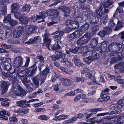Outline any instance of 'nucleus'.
<instances>
[{
    "label": "nucleus",
    "instance_id": "f257e3e1",
    "mask_svg": "<svg viewBox=\"0 0 124 124\" xmlns=\"http://www.w3.org/2000/svg\"><path fill=\"white\" fill-rule=\"evenodd\" d=\"M49 12L50 14L47 13V12H41L39 13V15H37L36 16L31 17V18L27 19L26 20L27 21H30L31 22L36 21L37 19L39 20L41 18L43 19L45 18V16H48V18H52L53 19L57 17L58 16V11L55 10H50Z\"/></svg>",
    "mask_w": 124,
    "mask_h": 124
},
{
    "label": "nucleus",
    "instance_id": "f03ea898",
    "mask_svg": "<svg viewBox=\"0 0 124 124\" xmlns=\"http://www.w3.org/2000/svg\"><path fill=\"white\" fill-rule=\"evenodd\" d=\"M19 8V6L17 3H14L11 5V10L12 12L14 13L15 18L18 19L23 24H26L27 21L26 20L27 17H20V14L19 12L18 11Z\"/></svg>",
    "mask_w": 124,
    "mask_h": 124
},
{
    "label": "nucleus",
    "instance_id": "7ed1b4c3",
    "mask_svg": "<svg viewBox=\"0 0 124 124\" xmlns=\"http://www.w3.org/2000/svg\"><path fill=\"white\" fill-rule=\"evenodd\" d=\"M49 72V69L47 68H45L42 72V75L38 74L37 76L33 79V81L34 84L37 87H38L39 80L42 84L45 79L46 77Z\"/></svg>",
    "mask_w": 124,
    "mask_h": 124
},
{
    "label": "nucleus",
    "instance_id": "20e7f679",
    "mask_svg": "<svg viewBox=\"0 0 124 124\" xmlns=\"http://www.w3.org/2000/svg\"><path fill=\"white\" fill-rule=\"evenodd\" d=\"M121 11L119 10V8H118L116 10V13L114 14L113 16H117L118 17V23L117 26L115 29V30H117L119 29L120 28L123 26L122 24L124 23V20L122 19L124 16L123 15V10L122 8L120 9Z\"/></svg>",
    "mask_w": 124,
    "mask_h": 124
},
{
    "label": "nucleus",
    "instance_id": "39448f33",
    "mask_svg": "<svg viewBox=\"0 0 124 124\" xmlns=\"http://www.w3.org/2000/svg\"><path fill=\"white\" fill-rule=\"evenodd\" d=\"M37 69V67L35 65L33 66L28 69L20 71L18 74L19 76L23 77L25 75H28L29 77L34 75L35 71Z\"/></svg>",
    "mask_w": 124,
    "mask_h": 124
},
{
    "label": "nucleus",
    "instance_id": "423d86ee",
    "mask_svg": "<svg viewBox=\"0 0 124 124\" xmlns=\"http://www.w3.org/2000/svg\"><path fill=\"white\" fill-rule=\"evenodd\" d=\"M83 20L82 18L79 17H77L75 21H68L66 22V24L69 28L71 29L78 28L79 26V23L82 22Z\"/></svg>",
    "mask_w": 124,
    "mask_h": 124
},
{
    "label": "nucleus",
    "instance_id": "0eeeda50",
    "mask_svg": "<svg viewBox=\"0 0 124 124\" xmlns=\"http://www.w3.org/2000/svg\"><path fill=\"white\" fill-rule=\"evenodd\" d=\"M83 14L86 16L88 19L90 20V23L91 24L97 23L99 21V17L98 16H99V15L96 16L95 18H93V16L94 15V14L92 13L91 11H85L83 12Z\"/></svg>",
    "mask_w": 124,
    "mask_h": 124
},
{
    "label": "nucleus",
    "instance_id": "6e6552de",
    "mask_svg": "<svg viewBox=\"0 0 124 124\" xmlns=\"http://www.w3.org/2000/svg\"><path fill=\"white\" fill-rule=\"evenodd\" d=\"M11 91L17 96H21L25 94L24 91L18 84H17L15 86L12 87L10 90V92Z\"/></svg>",
    "mask_w": 124,
    "mask_h": 124
},
{
    "label": "nucleus",
    "instance_id": "1a4fd4ad",
    "mask_svg": "<svg viewBox=\"0 0 124 124\" xmlns=\"http://www.w3.org/2000/svg\"><path fill=\"white\" fill-rule=\"evenodd\" d=\"M90 33L85 34L81 38L79 39L77 41L78 44L80 46L86 44L90 40Z\"/></svg>",
    "mask_w": 124,
    "mask_h": 124
},
{
    "label": "nucleus",
    "instance_id": "9d476101",
    "mask_svg": "<svg viewBox=\"0 0 124 124\" xmlns=\"http://www.w3.org/2000/svg\"><path fill=\"white\" fill-rule=\"evenodd\" d=\"M104 11L102 8V9H101V10L97 9L96 11V12L100 17L101 19V22L102 23H103V24H104L107 22L108 19L107 16L106 15L105 16L103 13Z\"/></svg>",
    "mask_w": 124,
    "mask_h": 124
},
{
    "label": "nucleus",
    "instance_id": "9b49d317",
    "mask_svg": "<svg viewBox=\"0 0 124 124\" xmlns=\"http://www.w3.org/2000/svg\"><path fill=\"white\" fill-rule=\"evenodd\" d=\"M114 2L113 0H107L103 3V5H101L98 9L101 10L102 9V8L104 11V12H107L108 11V8Z\"/></svg>",
    "mask_w": 124,
    "mask_h": 124
},
{
    "label": "nucleus",
    "instance_id": "f8f14e48",
    "mask_svg": "<svg viewBox=\"0 0 124 124\" xmlns=\"http://www.w3.org/2000/svg\"><path fill=\"white\" fill-rule=\"evenodd\" d=\"M109 90L108 88H106L102 91V92L101 94V98L98 99V101H106L109 99L110 97L108 96L109 94L108 92Z\"/></svg>",
    "mask_w": 124,
    "mask_h": 124
},
{
    "label": "nucleus",
    "instance_id": "ddd939ff",
    "mask_svg": "<svg viewBox=\"0 0 124 124\" xmlns=\"http://www.w3.org/2000/svg\"><path fill=\"white\" fill-rule=\"evenodd\" d=\"M85 49V48L76 47L74 49H70V51L72 53L74 54H77L79 52L82 54V56H84L88 52V51L84 52V51Z\"/></svg>",
    "mask_w": 124,
    "mask_h": 124
},
{
    "label": "nucleus",
    "instance_id": "4468645a",
    "mask_svg": "<svg viewBox=\"0 0 124 124\" xmlns=\"http://www.w3.org/2000/svg\"><path fill=\"white\" fill-rule=\"evenodd\" d=\"M2 75L3 76L7 78L8 80H12L13 81H15V80L17 75V74L14 72L11 73L8 72L6 73L3 72Z\"/></svg>",
    "mask_w": 124,
    "mask_h": 124
},
{
    "label": "nucleus",
    "instance_id": "2eb2a0df",
    "mask_svg": "<svg viewBox=\"0 0 124 124\" xmlns=\"http://www.w3.org/2000/svg\"><path fill=\"white\" fill-rule=\"evenodd\" d=\"M49 36V34L48 33H45L43 40L44 41V45L46 46V47L48 49H50L49 46L51 40L50 39L48 38Z\"/></svg>",
    "mask_w": 124,
    "mask_h": 124
},
{
    "label": "nucleus",
    "instance_id": "dca6fc26",
    "mask_svg": "<svg viewBox=\"0 0 124 124\" xmlns=\"http://www.w3.org/2000/svg\"><path fill=\"white\" fill-rule=\"evenodd\" d=\"M23 59L22 57L19 56L14 59L13 66L16 67H20L22 64Z\"/></svg>",
    "mask_w": 124,
    "mask_h": 124
},
{
    "label": "nucleus",
    "instance_id": "f3484780",
    "mask_svg": "<svg viewBox=\"0 0 124 124\" xmlns=\"http://www.w3.org/2000/svg\"><path fill=\"white\" fill-rule=\"evenodd\" d=\"M26 29L25 30V33L27 35L30 34L37 29V28L33 25H27L26 26Z\"/></svg>",
    "mask_w": 124,
    "mask_h": 124
},
{
    "label": "nucleus",
    "instance_id": "a211bd4d",
    "mask_svg": "<svg viewBox=\"0 0 124 124\" xmlns=\"http://www.w3.org/2000/svg\"><path fill=\"white\" fill-rule=\"evenodd\" d=\"M10 85V83L5 81L2 82L1 86V88L2 94L5 93L6 92L8 89V87Z\"/></svg>",
    "mask_w": 124,
    "mask_h": 124
},
{
    "label": "nucleus",
    "instance_id": "6ab92c4d",
    "mask_svg": "<svg viewBox=\"0 0 124 124\" xmlns=\"http://www.w3.org/2000/svg\"><path fill=\"white\" fill-rule=\"evenodd\" d=\"M11 60L9 58H7L4 61L3 65L4 66V69L6 70L10 69L11 68Z\"/></svg>",
    "mask_w": 124,
    "mask_h": 124
},
{
    "label": "nucleus",
    "instance_id": "aec40b11",
    "mask_svg": "<svg viewBox=\"0 0 124 124\" xmlns=\"http://www.w3.org/2000/svg\"><path fill=\"white\" fill-rule=\"evenodd\" d=\"M117 104H113L112 105V106L113 107V109H115L121 108L124 105V99L120 100L118 101Z\"/></svg>",
    "mask_w": 124,
    "mask_h": 124
},
{
    "label": "nucleus",
    "instance_id": "412c9836",
    "mask_svg": "<svg viewBox=\"0 0 124 124\" xmlns=\"http://www.w3.org/2000/svg\"><path fill=\"white\" fill-rule=\"evenodd\" d=\"M58 42L57 41V44H55L54 45H53V49L54 50H57L55 52V54L57 55H59L60 56V55L61 57H61V55L63 54H62L60 50L61 49V47L58 44Z\"/></svg>",
    "mask_w": 124,
    "mask_h": 124
},
{
    "label": "nucleus",
    "instance_id": "4be33fe9",
    "mask_svg": "<svg viewBox=\"0 0 124 124\" xmlns=\"http://www.w3.org/2000/svg\"><path fill=\"white\" fill-rule=\"evenodd\" d=\"M82 34V32L80 30H77L71 34L70 37V39H72L76 38H78Z\"/></svg>",
    "mask_w": 124,
    "mask_h": 124
},
{
    "label": "nucleus",
    "instance_id": "5701e85b",
    "mask_svg": "<svg viewBox=\"0 0 124 124\" xmlns=\"http://www.w3.org/2000/svg\"><path fill=\"white\" fill-rule=\"evenodd\" d=\"M65 55L64 54H62L61 55V58L60 59H61V62L64 63V64L67 66H71L72 65V64L70 62L68 61L66 58H65Z\"/></svg>",
    "mask_w": 124,
    "mask_h": 124
},
{
    "label": "nucleus",
    "instance_id": "b1692460",
    "mask_svg": "<svg viewBox=\"0 0 124 124\" xmlns=\"http://www.w3.org/2000/svg\"><path fill=\"white\" fill-rule=\"evenodd\" d=\"M23 30L22 27H20L14 31L13 32V36L14 37L17 38L20 37L22 34V32Z\"/></svg>",
    "mask_w": 124,
    "mask_h": 124
},
{
    "label": "nucleus",
    "instance_id": "393cba45",
    "mask_svg": "<svg viewBox=\"0 0 124 124\" xmlns=\"http://www.w3.org/2000/svg\"><path fill=\"white\" fill-rule=\"evenodd\" d=\"M86 76L90 78L92 80L90 82L87 83L88 85H93L96 83V80L95 77L92 76V75L89 72L86 74Z\"/></svg>",
    "mask_w": 124,
    "mask_h": 124
},
{
    "label": "nucleus",
    "instance_id": "a878e982",
    "mask_svg": "<svg viewBox=\"0 0 124 124\" xmlns=\"http://www.w3.org/2000/svg\"><path fill=\"white\" fill-rule=\"evenodd\" d=\"M120 112L118 110H116L114 111L108 112L107 113H99L97 115V116H104L107 115H112L113 114H117L119 113Z\"/></svg>",
    "mask_w": 124,
    "mask_h": 124
},
{
    "label": "nucleus",
    "instance_id": "bb28decb",
    "mask_svg": "<svg viewBox=\"0 0 124 124\" xmlns=\"http://www.w3.org/2000/svg\"><path fill=\"white\" fill-rule=\"evenodd\" d=\"M16 103L18 106L23 107H28L29 106V104L26 103V100L18 101H17Z\"/></svg>",
    "mask_w": 124,
    "mask_h": 124
},
{
    "label": "nucleus",
    "instance_id": "cd10ccee",
    "mask_svg": "<svg viewBox=\"0 0 124 124\" xmlns=\"http://www.w3.org/2000/svg\"><path fill=\"white\" fill-rule=\"evenodd\" d=\"M61 81L63 85L66 86L69 85H71L72 83V81L70 79L65 78L61 79Z\"/></svg>",
    "mask_w": 124,
    "mask_h": 124
},
{
    "label": "nucleus",
    "instance_id": "c85d7f7f",
    "mask_svg": "<svg viewBox=\"0 0 124 124\" xmlns=\"http://www.w3.org/2000/svg\"><path fill=\"white\" fill-rule=\"evenodd\" d=\"M115 69H118L121 72H124V63L116 64L114 66Z\"/></svg>",
    "mask_w": 124,
    "mask_h": 124
},
{
    "label": "nucleus",
    "instance_id": "c756f323",
    "mask_svg": "<svg viewBox=\"0 0 124 124\" xmlns=\"http://www.w3.org/2000/svg\"><path fill=\"white\" fill-rule=\"evenodd\" d=\"M60 9H61L62 12L64 13V16H69L70 11L69 8L65 7L62 6L60 8Z\"/></svg>",
    "mask_w": 124,
    "mask_h": 124
},
{
    "label": "nucleus",
    "instance_id": "7c9ffc66",
    "mask_svg": "<svg viewBox=\"0 0 124 124\" xmlns=\"http://www.w3.org/2000/svg\"><path fill=\"white\" fill-rule=\"evenodd\" d=\"M6 113V111L4 110H2L0 111V119L3 120H7L8 118L5 116Z\"/></svg>",
    "mask_w": 124,
    "mask_h": 124
},
{
    "label": "nucleus",
    "instance_id": "2f4dec72",
    "mask_svg": "<svg viewBox=\"0 0 124 124\" xmlns=\"http://www.w3.org/2000/svg\"><path fill=\"white\" fill-rule=\"evenodd\" d=\"M68 116L66 115H61L54 117L53 119L54 120L58 121L65 119L68 118Z\"/></svg>",
    "mask_w": 124,
    "mask_h": 124
},
{
    "label": "nucleus",
    "instance_id": "473e14b6",
    "mask_svg": "<svg viewBox=\"0 0 124 124\" xmlns=\"http://www.w3.org/2000/svg\"><path fill=\"white\" fill-rule=\"evenodd\" d=\"M40 38L39 36L35 37L34 39H30L28 42H25V43H29L30 44L39 41Z\"/></svg>",
    "mask_w": 124,
    "mask_h": 124
},
{
    "label": "nucleus",
    "instance_id": "72a5a7b5",
    "mask_svg": "<svg viewBox=\"0 0 124 124\" xmlns=\"http://www.w3.org/2000/svg\"><path fill=\"white\" fill-rule=\"evenodd\" d=\"M30 8V6L29 5L26 4L23 6L21 10L28 13L29 11Z\"/></svg>",
    "mask_w": 124,
    "mask_h": 124
},
{
    "label": "nucleus",
    "instance_id": "f704fd0d",
    "mask_svg": "<svg viewBox=\"0 0 124 124\" xmlns=\"http://www.w3.org/2000/svg\"><path fill=\"white\" fill-rule=\"evenodd\" d=\"M94 58L93 57L89 56L86 57H84L83 60L86 63L89 64L92 60H94Z\"/></svg>",
    "mask_w": 124,
    "mask_h": 124
},
{
    "label": "nucleus",
    "instance_id": "c9c22d12",
    "mask_svg": "<svg viewBox=\"0 0 124 124\" xmlns=\"http://www.w3.org/2000/svg\"><path fill=\"white\" fill-rule=\"evenodd\" d=\"M77 117H73L65 121V124H69L73 123L76 120Z\"/></svg>",
    "mask_w": 124,
    "mask_h": 124
},
{
    "label": "nucleus",
    "instance_id": "e433bc0d",
    "mask_svg": "<svg viewBox=\"0 0 124 124\" xmlns=\"http://www.w3.org/2000/svg\"><path fill=\"white\" fill-rule=\"evenodd\" d=\"M103 110L104 109L102 108H97L90 109L89 110V111L90 112L93 113V114H95L98 111H101Z\"/></svg>",
    "mask_w": 124,
    "mask_h": 124
},
{
    "label": "nucleus",
    "instance_id": "4c0bfd02",
    "mask_svg": "<svg viewBox=\"0 0 124 124\" xmlns=\"http://www.w3.org/2000/svg\"><path fill=\"white\" fill-rule=\"evenodd\" d=\"M91 41L90 45L92 47H94L97 46L98 42L97 41L96 39H92L91 40Z\"/></svg>",
    "mask_w": 124,
    "mask_h": 124
},
{
    "label": "nucleus",
    "instance_id": "58836bf2",
    "mask_svg": "<svg viewBox=\"0 0 124 124\" xmlns=\"http://www.w3.org/2000/svg\"><path fill=\"white\" fill-rule=\"evenodd\" d=\"M75 64L78 66H80L81 65V63L79 60V59L77 57H75L74 60Z\"/></svg>",
    "mask_w": 124,
    "mask_h": 124
},
{
    "label": "nucleus",
    "instance_id": "ea45409f",
    "mask_svg": "<svg viewBox=\"0 0 124 124\" xmlns=\"http://www.w3.org/2000/svg\"><path fill=\"white\" fill-rule=\"evenodd\" d=\"M112 29L109 27H106L104 28V31L106 35H108L111 33Z\"/></svg>",
    "mask_w": 124,
    "mask_h": 124
},
{
    "label": "nucleus",
    "instance_id": "a19ab883",
    "mask_svg": "<svg viewBox=\"0 0 124 124\" xmlns=\"http://www.w3.org/2000/svg\"><path fill=\"white\" fill-rule=\"evenodd\" d=\"M117 77V76L115 77L114 78L115 80L117 82L121 84L124 85V80L119 79L121 78V77L120 76H118V77H117L118 79H116V78Z\"/></svg>",
    "mask_w": 124,
    "mask_h": 124
},
{
    "label": "nucleus",
    "instance_id": "79ce46f5",
    "mask_svg": "<svg viewBox=\"0 0 124 124\" xmlns=\"http://www.w3.org/2000/svg\"><path fill=\"white\" fill-rule=\"evenodd\" d=\"M89 27V24L87 23H85L82 26L81 29V31H84L88 29Z\"/></svg>",
    "mask_w": 124,
    "mask_h": 124
},
{
    "label": "nucleus",
    "instance_id": "37998d69",
    "mask_svg": "<svg viewBox=\"0 0 124 124\" xmlns=\"http://www.w3.org/2000/svg\"><path fill=\"white\" fill-rule=\"evenodd\" d=\"M115 23L113 21V20H111L109 22L108 27L112 29L115 27Z\"/></svg>",
    "mask_w": 124,
    "mask_h": 124
},
{
    "label": "nucleus",
    "instance_id": "c03bdc74",
    "mask_svg": "<svg viewBox=\"0 0 124 124\" xmlns=\"http://www.w3.org/2000/svg\"><path fill=\"white\" fill-rule=\"evenodd\" d=\"M11 20V15L9 14L7 17H5L3 20V22L4 23H7L9 22Z\"/></svg>",
    "mask_w": 124,
    "mask_h": 124
},
{
    "label": "nucleus",
    "instance_id": "a18cd8bd",
    "mask_svg": "<svg viewBox=\"0 0 124 124\" xmlns=\"http://www.w3.org/2000/svg\"><path fill=\"white\" fill-rule=\"evenodd\" d=\"M46 111L45 109L44 108H37L34 110V111L35 112H44Z\"/></svg>",
    "mask_w": 124,
    "mask_h": 124
},
{
    "label": "nucleus",
    "instance_id": "49530a36",
    "mask_svg": "<svg viewBox=\"0 0 124 124\" xmlns=\"http://www.w3.org/2000/svg\"><path fill=\"white\" fill-rule=\"evenodd\" d=\"M6 35L7 37L9 36L11 34V31L8 27L7 28V29L5 31Z\"/></svg>",
    "mask_w": 124,
    "mask_h": 124
},
{
    "label": "nucleus",
    "instance_id": "de8ad7c7",
    "mask_svg": "<svg viewBox=\"0 0 124 124\" xmlns=\"http://www.w3.org/2000/svg\"><path fill=\"white\" fill-rule=\"evenodd\" d=\"M6 99H5V100L2 101L1 103V104L3 106H8L9 105V103L7 101Z\"/></svg>",
    "mask_w": 124,
    "mask_h": 124
},
{
    "label": "nucleus",
    "instance_id": "09e8293b",
    "mask_svg": "<svg viewBox=\"0 0 124 124\" xmlns=\"http://www.w3.org/2000/svg\"><path fill=\"white\" fill-rule=\"evenodd\" d=\"M61 57H60L59 56H57L56 55V56H52V60L53 61H54L56 60H59L61 61V59H60V58Z\"/></svg>",
    "mask_w": 124,
    "mask_h": 124
},
{
    "label": "nucleus",
    "instance_id": "8fccbe9b",
    "mask_svg": "<svg viewBox=\"0 0 124 124\" xmlns=\"http://www.w3.org/2000/svg\"><path fill=\"white\" fill-rule=\"evenodd\" d=\"M38 118L39 119L44 120H47L48 119V117L45 115H41L39 116Z\"/></svg>",
    "mask_w": 124,
    "mask_h": 124
},
{
    "label": "nucleus",
    "instance_id": "3c124183",
    "mask_svg": "<svg viewBox=\"0 0 124 124\" xmlns=\"http://www.w3.org/2000/svg\"><path fill=\"white\" fill-rule=\"evenodd\" d=\"M1 11L2 14L3 15H4L7 12V8L5 6H4L2 7Z\"/></svg>",
    "mask_w": 124,
    "mask_h": 124
},
{
    "label": "nucleus",
    "instance_id": "603ef678",
    "mask_svg": "<svg viewBox=\"0 0 124 124\" xmlns=\"http://www.w3.org/2000/svg\"><path fill=\"white\" fill-rule=\"evenodd\" d=\"M75 95V94H74L73 91H71L70 92L66 94L65 95V96H73Z\"/></svg>",
    "mask_w": 124,
    "mask_h": 124
},
{
    "label": "nucleus",
    "instance_id": "864d4df0",
    "mask_svg": "<svg viewBox=\"0 0 124 124\" xmlns=\"http://www.w3.org/2000/svg\"><path fill=\"white\" fill-rule=\"evenodd\" d=\"M118 5H119V7H118L116 10H117V9L118 8H119V10L120 11H121V10H120V9H121V8H122V7H123V6H124V2H120V3H118ZM123 10V9H122ZM123 15H124V13L123 12Z\"/></svg>",
    "mask_w": 124,
    "mask_h": 124
},
{
    "label": "nucleus",
    "instance_id": "5fc2aeb1",
    "mask_svg": "<svg viewBox=\"0 0 124 124\" xmlns=\"http://www.w3.org/2000/svg\"><path fill=\"white\" fill-rule=\"evenodd\" d=\"M17 23V22L16 21H14L13 20H11L9 23L10 25L12 26H13Z\"/></svg>",
    "mask_w": 124,
    "mask_h": 124
},
{
    "label": "nucleus",
    "instance_id": "6e6d98bb",
    "mask_svg": "<svg viewBox=\"0 0 124 124\" xmlns=\"http://www.w3.org/2000/svg\"><path fill=\"white\" fill-rule=\"evenodd\" d=\"M21 113L27 114L28 112V109L27 108L22 109L21 108Z\"/></svg>",
    "mask_w": 124,
    "mask_h": 124
},
{
    "label": "nucleus",
    "instance_id": "4d7b16f0",
    "mask_svg": "<svg viewBox=\"0 0 124 124\" xmlns=\"http://www.w3.org/2000/svg\"><path fill=\"white\" fill-rule=\"evenodd\" d=\"M1 46L3 48L8 49H9L11 47V46L10 45H7L4 44H2Z\"/></svg>",
    "mask_w": 124,
    "mask_h": 124
},
{
    "label": "nucleus",
    "instance_id": "13d9d810",
    "mask_svg": "<svg viewBox=\"0 0 124 124\" xmlns=\"http://www.w3.org/2000/svg\"><path fill=\"white\" fill-rule=\"evenodd\" d=\"M98 35L101 37H103L104 36L106 35L104 31H101L98 34Z\"/></svg>",
    "mask_w": 124,
    "mask_h": 124
},
{
    "label": "nucleus",
    "instance_id": "bf43d9fd",
    "mask_svg": "<svg viewBox=\"0 0 124 124\" xmlns=\"http://www.w3.org/2000/svg\"><path fill=\"white\" fill-rule=\"evenodd\" d=\"M8 3V0H0V5H3Z\"/></svg>",
    "mask_w": 124,
    "mask_h": 124
},
{
    "label": "nucleus",
    "instance_id": "052dcab7",
    "mask_svg": "<svg viewBox=\"0 0 124 124\" xmlns=\"http://www.w3.org/2000/svg\"><path fill=\"white\" fill-rule=\"evenodd\" d=\"M9 120L10 121L13 122H17V120L16 118L14 116H13L10 117Z\"/></svg>",
    "mask_w": 124,
    "mask_h": 124
},
{
    "label": "nucleus",
    "instance_id": "680f3d73",
    "mask_svg": "<svg viewBox=\"0 0 124 124\" xmlns=\"http://www.w3.org/2000/svg\"><path fill=\"white\" fill-rule=\"evenodd\" d=\"M73 92L74 93V94H75V95L78 93H82L83 92V91L81 90L78 89L74 90Z\"/></svg>",
    "mask_w": 124,
    "mask_h": 124
},
{
    "label": "nucleus",
    "instance_id": "e2e57ef3",
    "mask_svg": "<svg viewBox=\"0 0 124 124\" xmlns=\"http://www.w3.org/2000/svg\"><path fill=\"white\" fill-rule=\"evenodd\" d=\"M57 76L55 74H53L51 78V81L53 82H54L57 78Z\"/></svg>",
    "mask_w": 124,
    "mask_h": 124
},
{
    "label": "nucleus",
    "instance_id": "0e129e2a",
    "mask_svg": "<svg viewBox=\"0 0 124 124\" xmlns=\"http://www.w3.org/2000/svg\"><path fill=\"white\" fill-rule=\"evenodd\" d=\"M80 98V96L79 94L76 96L75 97L74 101H77Z\"/></svg>",
    "mask_w": 124,
    "mask_h": 124
},
{
    "label": "nucleus",
    "instance_id": "69168bd1",
    "mask_svg": "<svg viewBox=\"0 0 124 124\" xmlns=\"http://www.w3.org/2000/svg\"><path fill=\"white\" fill-rule=\"evenodd\" d=\"M52 107L53 108V110H55L58 109L59 107V106L56 104H54L52 106Z\"/></svg>",
    "mask_w": 124,
    "mask_h": 124
},
{
    "label": "nucleus",
    "instance_id": "338daca9",
    "mask_svg": "<svg viewBox=\"0 0 124 124\" xmlns=\"http://www.w3.org/2000/svg\"><path fill=\"white\" fill-rule=\"evenodd\" d=\"M119 36L122 39L124 40V31L122 32L119 34Z\"/></svg>",
    "mask_w": 124,
    "mask_h": 124
},
{
    "label": "nucleus",
    "instance_id": "774afa93",
    "mask_svg": "<svg viewBox=\"0 0 124 124\" xmlns=\"http://www.w3.org/2000/svg\"><path fill=\"white\" fill-rule=\"evenodd\" d=\"M37 58L40 60V61L42 62L44 61V60L43 57L41 56H38L37 57Z\"/></svg>",
    "mask_w": 124,
    "mask_h": 124
}]
</instances>
